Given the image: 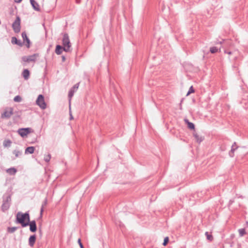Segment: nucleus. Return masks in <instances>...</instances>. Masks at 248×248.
Wrapping results in <instances>:
<instances>
[{
  "label": "nucleus",
  "mask_w": 248,
  "mask_h": 248,
  "mask_svg": "<svg viewBox=\"0 0 248 248\" xmlns=\"http://www.w3.org/2000/svg\"><path fill=\"white\" fill-rule=\"evenodd\" d=\"M30 221V216L28 212L23 213L18 212L16 215V223L20 224L22 227H26L28 226V222Z\"/></svg>",
  "instance_id": "nucleus-1"
},
{
  "label": "nucleus",
  "mask_w": 248,
  "mask_h": 248,
  "mask_svg": "<svg viewBox=\"0 0 248 248\" xmlns=\"http://www.w3.org/2000/svg\"><path fill=\"white\" fill-rule=\"evenodd\" d=\"M11 197L10 195H5L3 197L1 210L5 212L9 209L11 204Z\"/></svg>",
  "instance_id": "nucleus-2"
},
{
  "label": "nucleus",
  "mask_w": 248,
  "mask_h": 248,
  "mask_svg": "<svg viewBox=\"0 0 248 248\" xmlns=\"http://www.w3.org/2000/svg\"><path fill=\"white\" fill-rule=\"evenodd\" d=\"M12 28L16 33H18L20 31V18L19 16H17L16 20L12 24Z\"/></svg>",
  "instance_id": "nucleus-3"
},
{
  "label": "nucleus",
  "mask_w": 248,
  "mask_h": 248,
  "mask_svg": "<svg viewBox=\"0 0 248 248\" xmlns=\"http://www.w3.org/2000/svg\"><path fill=\"white\" fill-rule=\"evenodd\" d=\"M36 104L42 109H45L46 108V104L45 102L44 96L42 94H39L36 101Z\"/></svg>",
  "instance_id": "nucleus-4"
},
{
  "label": "nucleus",
  "mask_w": 248,
  "mask_h": 248,
  "mask_svg": "<svg viewBox=\"0 0 248 248\" xmlns=\"http://www.w3.org/2000/svg\"><path fill=\"white\" fill-rule=\"evenodd\" d=\"M39 57V54L35 53L28 56H23L22 57V60L24 62H35L36 58Z\"/></svg>",
  "instance_id": "nucleus-5"
},
{
  "label": "nucleus",
  "mask_w": 248,
  "mask_h": 248,
  "mask_svg": "<svg viewBox=\"0 0 248 248\" xmlns=\"http://www.w3.org/2000/svg\"><path fill=\"white\" fill-rule=\"evenodd\" d=\"M62 41L63 46L65 47L66 48H68V51H70L71 43L68 33H64L63 34Z\"/></svg>",
  "instance_id": "nucleus-6"
},
{
  "label": "nucleus",
  "mask_w": 248,
  "mask_h": 248,
  "mask_svg": "<svg viewBox=\"0 0 248 248\" xmlns=\"http://www.w3.org/2000/svg\"><path fill=\"white\" fill-rule=\"evenodd\" d=\"M14 109L13 108H6L4 112L1 114V118L2 119L6 118L9 119L13 114Z\"/></svg>",
  "instance_id": "nucleus-7"
},
{
  "label": "nucleus",
  "mask_w": 248,
  "mask_h": 248,
  "mask_svg": "<svg viewBox=\"0 0 248 248\" xmlns=\"http://www.w3.org/2000/svg\"><path fill=\"white\" fill-rule=\"evenodd\" d=\"M32 132L33 130L30 127L20 128L17 131L18 134L23 138Z\"/></svg>",
  "instance_id": "nucleus-8"
},
{
  "label": "nucleus",
  "mask_w": 248,
  "mask_h": 248,
  "mask_svg": "<svg viewBox=\"0 0 248 248\" xmlns=\"http://www.w3.org/2000/svg\"><path fill=\"white\" fill-rule=\"evenodd\" d=\"M63 50L65 51V52H69L68 48H66L65 47L59 45H57L56 46L55 49V53L57 55L61 54Z\"/></svg>",
  "instance_id": "nucleus-9"
},
{
  "label": "nucleus",
  "mask_w": 248,
  "mask_h": 248,
  "mask_svg": "<svg viewBox=\"0 0 248 248\" xmlns=\"http://www.w3.org/2000/svg\"><path fill=\"white\" fill-rule=\"evenodd\" d=\"M28 223V226H30V231L32 232H35L37 231L36 221L35 220L30 221Z\"/></svg>",
  "instance_id": "nucleus-10"
},
{
  "label": "nucleus",
  "mask_w": 248,
  "mask_h": 248,
  "mask_svg": "<svg viewBox=\"0 0 248 248\" xmlns=\"http://www.w3.org/2000/svg\"><path fill=\"white\" fill-rule=\"evenodd\" d=\"M79 87V83L75 84L73 87L70 89L68 93V97L71 98L74 94L75 91L78 89Z\"/></svg>",
  "instance_id": "nucleus-11"
},
{
  "label": "nucleus",
  "mask_w": 248,
  "mask_h": 248,
  "mask_svg": "<svg viewBox=\"0 0 248 248\" xmlns=\"http://www.w3.org/2000/svg\"><path fill=\"white\" fill-rule=\"evenodd\" d=\"M31 4L33 8V9L36 11H40V8L38 3L36 2L34 0H30Z\"/></svg>",
  "instance_id": "nucleus-12"
},
{
  "label": "nucleus",
  "mask_w": 248,
  "mask_h": 248,
  "mask_svg": "<svg viewBox=\"0 0 248 248\" xmlns=\"http://www.w3.org/2000/svg\"><path fill=\"white\" fill-rule=\"evenodd\" d=\"M47 203V198H46L42 204L41 208L40 209V217H39L40 218H41L42 217L43 213L44 210V208L46 205Z\"/></svg>",
  "instance_id": "nucleus-13"
},
{
  "label": "nucleus",
  "mask_w": 248,
  "mask_h": 248,
  "mask_svg": "<svg viewBox=\"0 0 248 248\" xmlns=\"http://www.w3.org/2000/svg\"><path fill=\"white\" fill-rule=\"evenodd\" d=\"M22 37L23 38V41L25 42V41H26L27 44L26 45V46L28 48H29L30 46V39L28 38V37H27V34L26 33V32H23L22 33Z\"/></svg>",
  "instance_id": "nucleus-14"
},
{
  "label": "nucleus",
  "mask_w": 248,
  "mask_h": 248,
  "mask_svg": "<svg viewBox=\"0 0 248 248\" xmlns=\"http://www.w3.org/2000/svg\"><path fill=\"white\" fill-rule=\"evenodd\" d=\"M36 235L35 234H33L32 235H31L29 239V245L30 247H32L35 242L36 241Z\"/></svg>",
  "instance_id": "nucleus-15"
},
{
  "label": "nucleus",
  "mask_w": 248,
  "mask_h": 248,
  "mask_svg": "<svg viewBox=\"0 0 248 248\" xmlns=\"http://www.w3.org/2000/svg\"><path fill=\"white\" fill-rule=\"evenodd\" d=\"M238 146L236 145V143L234 142L232 146L231 150L229 152V155L231 157L234 156V152L237 149Z\"/></svg>",
  "instance_id": "nucleus-16"
},
{
  "label": "nucleus",
  "mask_w": 248,
  "mask_h": 248,
  "mask_svg": "<svg viewBox=\"0 0 248 248\" xmlns=\"http://www.w3.org/2000/svg\"><path fill=\"white\" fill-rule=\"evenodd\" d=\"M11 42L13 44H16L20 46H22L23 45V43L21 41L18 40L16 37H13L12 38Z\"/></svg>",
  "instance_id": "nucleus-17"
},
{
  "label": "nucleus",
  "mask_w": 248,
  "mask_h": 248,
  "mask_svg": "<svg viewBox=\"0 0 248 248\" xmlns=\"http://www.w3.org/2000/svg\"><path fill=\"white\" fill-rule=\"evenodd\" d=\"M184 121L185 123L187 124V127L189 129L191 130L195 129V125L193 123L190 122L187 119H185Z\"/></svg>",
  "instance_id": "nucleus-18"
},
{
  "label": "nucleus",
  "mask_w": 248,
  "mask_h": 248,
  "mask_svg": "<svg viewBox=\"0 0 248 248\" xmlns=\"http://www.w3.org/2000/svg\"><path fill=\"white\" fill-rule=\"evenodd\" d=\"M34 150H35V148L34 147H33V146L28 147L25 149V154H33L34 152Z\"/></svg>",
  "instance_id": "nucleus-19"
},
{
  "label": "nucleus",
  "mask_w": 248,
  "mask_h": 248,
  "mask_svg": "<svg viewBox=\"0 0 248 248\" xmlns=\"http://www.w3.org/2000/svg\"><path fill=\"white\" fill-rule=\"evenodd\" d=\"M25 79H28L30 76V71L28 69H24L22 73Z\"/></svg>",
  "instance_id": "nucleus-20"
},
{
  "label": "nucleus",
  "mask_w": 248,
  "mask_h": 248,
  "mask_svg": "<svg viewBox=\"0 0 248 248\" xmlns=\"http://www.w3.org/2000/svg\"><path fill=\"white\" fill-rule=\"evenodd\" d=\"M6 172L11 175H14L17 172V170L15 168H10L6 170Z\"/></svg>",
  "instance_id": "nucleus-21"
},
{
  "label": "nucleus",
  "mask_w": 248,
  "mask_h": 248,
  "mask_svg": "<svg viewBox=\"0 0 248 248\" xmlns=\"http://www.w3.org/2000/svg\"><path fill=\"white\" fill-rule=\"evenodd\" d=\"M11 144H12V141L10 140H9V139H7V140H5L4 141H3V146L4 147H9L11 146Z\"/></svg>",
  "instance_id": "nucleus-22"
},
{
  "label": "nucleus",
  "mask_w": 248,
  "mask_h": 248,
  "mask_svg": "<svg viewBox=\"0 0 248 248\" xmlns=\"http://www.w3.org/2000/svg\"><path fill=\"white\" fill-rule=\"evenodd\" d=\"M193 136L198 143H201L203 140V138L202 137H200L196 133H193Z\"/></svg>",
  "instance_id": "nucleus-23"
},
{
  "label": "nucleus",
  "mask_w": 248,
  "mask_h": 248,
  "mask_svg": "<svg viewBox=\"0 0 248 248\" xmlns=\"http://www.w3.org/2000/svg\"><path fill=\"white\" fill-rule=\"evenodd\" d=\"M18 228L17 227H9L7 228V232L9 233H12L14 232Z\"/></svg>",
  "instance_id": "nucleus-24"
},
{
  "label": "nucleus",
  "mask_w": 248,
  "mask_h": 248,
  "mask_svg": "<svg viewBox=\"0 0 248 248\" xmlns=\"http://www.w3.org/2000/svg\"><path fill=\"white\" fill-rule=\"evenodd\" d=\"M218 48L216 46H213L210 47V52L211 53H215L218 51Z\"/></svg>",
  "instance_id": "nucleus-25"
},
{
  "label": "nucleus",
  "mask_w": 248,
  "mask_h": 248,
  "mask_svg": "<svg viewBox=\"0 0 248 248\" xmlns=\"http://www.w3.org/2000/svg\"><path fill=\"white\" fill-rule=\"evenodd\" d=\"M205 235H206V238L208 240H209L210 241L213 240V236L211 234H209L208 232H205Z\"/></svg>",
  "instance_id": "nucleus-26"
},
{
  "label": "nucleus",
  "mask_w": 248,
  "mask_h": 248,
  "mask_svg": "<svg viewBox=\"0 0 248 248\" xmlns=\"http://www.w3.org/2000/svg\"><path fill=\"white\" fill-rule=\"evenodd\" d=\"M22 100V98L20 95H16L14 98V101L16 102H20Z\"/></svg>",
  "instance_id": "nucleus-27"
},
{
  "label": "nucleus",
  "mask_w": 248,
  "mask_h": 248,
  "mask_svg": "<svg viewBox=\"0 0 248 248\" xmlns=\"http://www.w3.org/2000/svg\"><path fill=\"white\" fill-rule=\"evenodd\" d=\"M13 154L15 155L16 157H18L19 155H21L22 153L19 151L15 150L13 151Z\"/></svg>",
  "instance_id": "nucleus-28"
},
{
  "label": "nucleus",
  "mask_w": 248,
  "mask_h": 248,
  "mask_svg": "<svg viewBox=\"0 0 248 248\" xmlns=\"http://www.w3.org/2000/svg\"><path fill=\"white\" fill-rule=\"evenodd\" d=\"M51 158V155L50 154H48L44 157V160L46 162H48L50 161V159Z\"/></svg>",
  "instance_id": "nucleus-29"
},
{
  "label": "nucleus",
  "mask_w": 248,
  "mask_h": 248,
  "mask_svg": "<svg viewBox=\"0 0 248 248\" xmlns=\"http://www.w3.org/2000/svg\"><path fill=\"white\" fill-rule=\"evenodd\" d=\"M239 232L240 235L241 236H243L246 233L245 230L244 229H239Z\"/></svg>",
  "instance_id": "nucleus-30"
},
{
  "label": "nucleus",
  "mask_w": 248,
  "mask_h": 248,
  "mask_svg": "<svg viewBox=\"0 0 248 248\" xmlns=\"http://www.w3.org/2000/svg\"><path fill=\"white\" fill-rule=\"evenodd\" d=\"M194 92H195V90L193 89V86H191L186 94V95H188L191 93H194Z\"/></svg>",
  "instance_id": "nucleus-31"
},
{
  "label": "nucleus",
  "mask_w": 248,
  "mask_h": 248,
  "mask_svg": "<svg viewBox=\"0 0 248 248\" xmlns=\"http://www.w3.org/2000/svg\"><path fill=\"white\" fill-rule=\"evenodd\" d=\"M169 237H166L164 239V241H163V245L165 246H166L168 242H169Z\"/></svg>",
  "instance_id": "nucleus-32"
},
{
  "label": "nucleus",
  "mask_w": 248,
  "mask_h": 248,
  "mask_svg": "<svg viewBox=\"0 0 248 248\" xmlns=\"http://www.w3.org/2000/svg\"><path fill=\"white\" fill-rule=\"evenodd\" d=\"M78 242L80 248H84L83 245L82 243H81V239L80 238H79L78 239Z\"/></svg>",
  "instance_id": "nucleus-33"
},
{
  "label": "nucleus",
  "mask_w": 248,
  "mask_h": 248,
  "mask_svg": "<svg viewBox=\"0 0 248 248\" xmlns=\"http://www.w3.org/2000/svg\"><path fill=\"white\" fill-rule=\"evenodd\" d=\"M224 53L228 54L229 55H231L233 54V53L232 51H228L227 50H224Z\"/></svg>",
  "instance_id": "nucleus-34"
},
{
  "label": "nucleus",
  "mask_w": 248,
  "mask_h": 248,
  "mask_svg": "<svg viewBox=\"0 0 248 248\" xmlns=\"http://www.w3.org/2000/svg\"><path fill=\"white\" fill-rule=\"evenodd\" d=\"M225 41V40L222 39L221 41H217L216 42V44H222Z\"/></svg>",
  "instance_id": "nucleus-35"
},
{
  "label": "nucleus",
  "mask_w": 248,
  "mask_h": 248,
  "mask_svg": "<svg viewBox=\"0 0 248 248\" xmlns=\"http://www.w3.org/2000/svg\"><path fill=\"white\" fill-rule=\"evenodd\" d=\"M62 62H64L65 61V59H66L65 56H62Z\"/></svg>",
  "instance_id": "nucleus-36"
},
{
  "label": "nucleus",
  "mask_w": 248,
  "mask_h": 248,
  "mask_svg": "<svg viewBox=\"0 0 248 248\" xmlns=\"http://www.w3.org/2000/svg\"><path fill=\"white\" fill-rule=\"evenodd\" d=\"M22 0H14L16 3H20Z\"/></svg>",
  "instance_id": "nucleus-37"
},
{
  "label": "nucleus",
  "mask_w": 248,
  "mask_h": 248,
  "mask_svg": "<svg viewBox=\"0 0 248 248\" xmlns=\"http://www.w3.org/2000/svg\"><path fill=\"white\" fill-rule=\"evenodd\" d=\"M76 2L78 4H79L81 2V0H76Z\"/></svg>",
  "instance_id": "nucleus-38"
},
{
  "label": "nucleus",
  "mask_w": 248,
  "mask_h": 248,
  "mask_svg": "<svg viewBox=\"0 0 248 248\" xmlns=\"http://www.w3.org/2000/svg\"><path fill=\"white\" fill-rule=\"evenodd\" d=\"M70 120L73 119V117L71 113H70Z\"/></svg>",
  "instance_id": "nucleus-39"
},
{
  "label": "nucleus",
  "mask_w": 248,
  "mask_h": 248,
  "mask_svg": "<svg viewBox=\"0 0 248 248\" xmlns=\"http://www.w3.org/2000/svg\"><path fill=\"white\" fill-rule=\"evenodd\" d=\"M237 59V56H234V57L233 58V59L236 60Z\"/></svg>",
  "instance_id": "nucleus-40"
},
{
  "label": "nucleus",
  "mask_w": 248,
  "mask_h": 248,
  "mask_svg": "<svg viewBox=\"0 0 248 248\" xmlns=\"http://www.w3.org/2000/svg\"><path fill=\"white\" fill-rule=\"evenodd\" d=\"M180 108L181 109H182V106H181V104H180Z\"/></svg>",
  "instance_id": "nucleus-41"
}]
</instances>
